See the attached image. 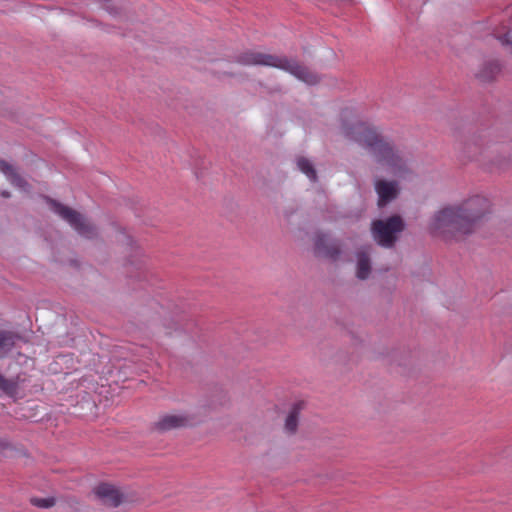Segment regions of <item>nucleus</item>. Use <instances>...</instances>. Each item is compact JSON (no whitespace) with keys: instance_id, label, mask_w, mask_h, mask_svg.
I'll list each match as a JSON object with an SVG mask.
<instances>
[{"instance_id":"19","label":"nucleus","mask_w":512,"mask_h":512,"mask_svg":"<svg viewBox=\"0 0 512 512\" xmlns=\"http://www.w3.org/2000/svg\"><path fill=\"white\" fill-rule=\"evenodd\" d=\"M31 503L39 508H50L55 504L54 498H32Z\"/></svg>"},{"instance_id":"9","label":"nucleus","mask_w":512,"mask_h":512,"mask_svg":"<svg viewBox=\"0 0 512 512\" xmlns=\"http://www.w3.org/2000/svg\"><path fill=\"white\" fill-rule=\"evenodd\" d=\"M192 424L190 417L184 414H167L162 416L156 423L159 431H169L176 428L186 427Z\"/></svg>"},{"instance_id":"12","label":"nucleus","mask_w":512,"mask_h":512,"mask_svg":"<svg viewBox=\"0 0 512 512\" xmlns=\"http://www.w3.org/2000/svg\"><path fill=\"white\" fill-rule=\"evenodd\" d=\"M19 339L20 337L11 331L0 330V358L8 356Z\"/></svg>"},{"instance_id":"11","label":"nucleus","mask_w":512,"mask_h":512,"mask_svg":"<svg viewBox=\"0 0 512 512\" xmlns=\"http://www.w3.org/2000/svg\"><path fill=\"white\" fill-rule=\"evenodd\" d=\"M0 171L6 176L12 185L27 191L29 185L26 180L17 172L16 168L4 160H0Z\"/></svg>"},{"instance_id":"8","label":"nucleus","mask_w":512,"mask_h":512,"mask_svg":"<svg viewBox=\"0 0 512 512\" xmlns=\"http://www.w3.org/2000/svg\"><path fill=\"white\" fill-rule=\"evenodd\" d=\"M299 240L305 246H311V252L315 257L320 252V229L317 221L314 223H302L299 229Z\"/></svg>"},{"instance_id":"15","label":"nucleus","mask_w":512,"mask_h":512,"mask_svg":"<svg viewBox=\"0 0 512 512\" xmlns=\"http://www.w3.org/2000/svg\"><path fill=\"white\" fill-rule=\"evenodd\" d=\"M500 72V65L498 62L491 61L484 63L476 76L482 81L492 80Z\"/></svg>"},{"instance_id":"21","label":"nucleus","mask_w":512,"mask_h":512,"mask_svg":"<svg viewBox=\"0 0 512 512\" xmlns=\"http://www.w3.org/2000/svg\"><path fill=\"white\" fill-rule=\"evenodd\" d=\"M2 196L7 198V197L10 196V194L8 192H6V191H3L2 192Z\"/></svg>"},{"instance_id":"20","label":"nucleus","mask_w":512,"mask_h":512,"mask_svg":"<svg viewBox=\"0 0 512 512\" xmlns=\"http://www.w3.org/2000/svg\"><path fill=\"white\" fill-rule=\"evenodd\" d=\"M498 39L501 45L512 54V29Z\"/></svg>"},{"instance_id":"1","label":"nucleus","mask_w":512,"mask_h":512,"mask_svg":"<svg viewBox=\"0 0 512 512\" xmlns=\"http://www.w3.org/2000/svg\"><path fill=\"white\" fill-rule=\"evenodd\" d=\"M490 213V200L483 195H472L436 211L430 218L428 231L445 242L463 241L481 229Z\"/></svg>"},{"instance_id":"4","label":"nucleus","mask_w":512,"mask_h":512,"mask_svg":"<svg viewBox=\"0 0 512 512\" xmlns=\"http://www.w3.org/2000/svg\"><path fill=\"white\" fill-rule=\"evenodd\" d=\"M405 222L399 215L374 220L371 224V235L381 247L393 248L405 229Z\"/></svg>"},{"instance_id":"13","label":"nucleus","mask_w":512,"mask_h":512,"mask_svg":"<svg viewBox=\"0 0 512 512\" xmlns=\"http://www.w3.org/2000/svg\"><path fill=\"white\" fill-rule=\"evenodd\" d=\"M296 165L298 170L305 174L310 181H317V171L315 169V165L310 159L304 156H299L296 158Z\"/></svg>"},{"instance_id":"7","label":"nucleus","mask_w":512,"mask_h":512,"mask_svg":"<svg viewBox=\"0 0 512 512\" xmlns=\"http://www.w3.org/2000/svg\"><path fill=\"white\" fill-rule=\"evenodd\" d=\"M374 189L378 196V206L384 207L397 198L399 194L398 182L377 178L374 181Z\"/></svg>"},{"instance_id":"5","label":"nucleus","mask_w":512,"mask_h":512,"mask_svg":"<svg viewBox=\"0 0 512 512\" xmlns=\"http://www.w3.org/2000/svg\"><path fill=\"white\" fill-rule=\"evenodd\" d=\"M48 203L53 212L65 220L79 235L89 239L97 235L96 227L76 210L52 199H48Z\"/></svg>"},{"instance_id":"10","label":"nucleus","mask_w":512,"mask_h":512,"mask_svg":"<svg viewBox=\"0 0 512 512\" xmlns=\"http://www.w3.org/2000/svg\"><path fill=\"white\" fill-rule=\"evenodd\" d=\"M95 494L104 504L111 507L118 506L122 501L121 493L113 485L107 483L98 485Z\"/></svg>"},{"instance_id":"2","label":"nucleus","mask_w":512,"mask_h":512,"mask_svg":"<svg viewBox=\"0 0 512 512\" xmlns=\"http://www.w3.org/2000/svg\"><path fill=\"white\" fill-rule=\"evenodd\" d=\"M341 133L347 140L369 149L375 162L394 177L406 179L413 174L405 152L384 139L371 125L359 120H343Z\"/></svg>"},{"instance_id":"17","label":"nucleus","mask_w":512,"mask_h":512,"mask_svg":"<svg viewBox=\"0 0 512 512\" xmlns=\"http://www.w3.org/2000/svg\"><path fill=\"white\" fill-rule=\"evenodd\" d=\"M301 410V404L297 403L295 404L292 409L290 410L286 420H285V430L286 432L293 434L296 432L298 427V419H299V413Z\"/></svg>"},{"instance_id":"14","label":"nucleus","mask_w":512,"mask_h":512,"mask_svg":"<svg viewBox=\"0 0 512 512\" xmlns=\"http://www.w3.org/2000/svg\"><path fill=\"white\" fill-rule=\"evenodd\" d=\"M371 271L370 258L365 251L357 253V278L364 280L368 278Z\"/></svg>"},{"instance_id":"16","label":"nucleus","mask_w":512,"mask_h":512,"mask_svg":"<svg viewBox=\"0 0 512 512\" xmlns=\"http://www.w3.org/2000/svg\"><path fill=\"white\" fill-rule=\"evenodd\" d=\"M19 376L15 378H5L0 373V390L8 396L14 397L18 393L19 388Z\"/></svg>"},{"instance_id":"18","label":"nucleus","mask_w":512,"mask_h":512,"mask_svg":"<svg viewBox=\"0 0 512 512\" xmlns=\"http://www.w3.org/2000/svg\"><path fill=\"white\" fill-rule=\"evenodd\" d=\"M340 254V248L337 243L332 245H327L324 243V238L322 237V256L329 257L335 260Z\"/></svg>"},{"instance_id":"3","label":"nucleus","mask_w":512,"mask_h":512,"mask_svg":"<svg viewBox=\"0 0 512 512\" xmlns=\"http://www.w3.org/2000/svg\"><path fill=\"white\" fill-rule=\"evenodd\" d=\"M237 62L246 66L261 65L278 68L290 73L308 85L317 83V76L306 66L299 63L296 59L286 56H278L258 51H246L237 57Z\"/></svg>"},{"instance_id":"22","label":"nucleus","mask_w":512,"mask_h":512,"mask_svg":"<svg viewBox=\"0 0 512 512\" xmlns=\"http://www.w3.org/2000/svg\"><path fill=\"white\" fill-rule=\"evenodd\" d=\"M509 354H510V357H511V359H512V343H511V347H510Z\"/></svg>"},{"instance_id":"6","label":"nucleus","mask_w":512,"mask_h":512,"mask_svg":"<svg viewBox=\"0 0 512 512\" xmlns=\"http://www.w3.org/2000/svg\"><path fill=\"white\" fill-rule=\"evenodd\" d=\"M489 142L484 132L471 133L463 141L462 152L467 158L476 159L488 147Z\"/></svg>"}]
</instances>
